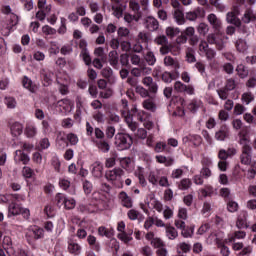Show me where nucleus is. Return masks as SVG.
Masks as SVG:
<instances>
[{
    "instance_id": "28",
    "label": "nucleus",
    "mask_w": 256,
    "mask_h": 256,
    "mask_svg": "<svg viewBox=\"0 0 256 256\" xmlns=\"http://www.w3.org/2000/svg\"><path fill=\"white\" fill-rule=\"evenodd\" d=\"M210 29L211 27L209 26V24L205 22H200L196 27V31L200 35V37H207V35H209Z\"/></svg>"
},
{
    "instance_id": "53",
    "label": "nucleus",
    "mask_w": 256,
    "mask_h": 256,
    "mask_svg": "<svg viewBox=\"0 0 256 256\" xmlns=\"http://www.w3.org/2000/svg\"><path fill=\"white\" fill-rule=\"evenodd\" d=\"M236 71L241 79H245L249 75V70L243 64L238 65Z\"/></svg>"
},
{
    "instance_id": "2",
    "label": "nucleus",
    "mask_w": 256,
    "mask_h": 256,
    "mask_svg": "<svg viewBox=\"0 0 256 256\" xmlns=\"http://www.w3.org/2000/svg\"><path fill=\"white\" fill-rule=\"evenodd\" d=\"M2 13H4V15H8L10 19V24L7 27L2 28V35L8 37L9 33H11V29L19 23V16L13 13V10H11V6L9 5L3 6Z\"/></svg>"
},
{
    "instance_id": "36",
    "label": "nucleus",
    "mask_w": 256,
    "mask_h": 256,
    "mask_svg": "<svg viewBox=\"0 0 256 256\" xmlns=\"http://www.w3.org/2000/svg\"><path fill=\"white\" fill-rule=\"evenodd\" d=\"M10 131H11V134L13 135V137H19V135H21L23 133V124H21L19 122H14L10 126Z\"/></svg>"
},
{
    "instance_id": "57",
    "label": "nucleus",
    "mask_w": 256,
    "mask_h": 256,
    "mask_svg": "<svg viewBox=\"0 0 256 256\" xmlns=\"http://www.w3.org/2000/svg\"><path fill=\"white\" fill-rule=\"evenodd\" d=\"M242 21L243 23H251V21H253V10L251 8L246 9Z\"/></svg>"
},
{
    "instance_id": "59",
    "label": "nucleus",
    "mask_w": 256,
    "mask_h": 256,
    "mask_svg": "<svg viewBox=\"0 0 256 256\" xmlns=\"http://www.w3.org/2000/svg\"><path fill=\"white\" fill-rule=\"evenodd\" d=\"M56 143L59 145V147H65L67 145V136L65 134L59 132L56 138Z\"/></svg>"
},
{
    "instance_id": "13",
    "label": "nucleus",
    "mask_w": 256,
    "mask_h": 256,
    "mask_svg": "<svg viewBox=\"0 0 256 256\" xmlns=\"http://www.w3.org/2000/svg\"><path fill=\"white\" fill-rule=\"evenodd\" d=\"M203 17H205V9L199 7L194 11L186 13V19H188V21H197V19H203Z\"/></svg>"
},
{
    "instance_id": "55",
    "label": "nucleus",
    "mask_w": 256,
    "mask_h": 256,
    "mask_svg": "<svg viewBox=\"0 0 256 256\" xmlns=\"http://www.w3.org/2000/svg\"><path fill=\"white\" fill-rule=\"evenodd\" d=\"M202 103L201 100H192L189 105H188V109L192 112V113H197V110L199 109V107H201Z\"/></svg>"
},
{
    "instance_id": "49",
    "label": "nucleus",
    "mask_w": 256,
    "mask_h": 256,
    "mask_svg": "<svg viewBox=\"0 0 256 256\" xmlns=\"http://www.w3.org/2000/svg\"><path fill=\"white\" fill-rule=\"evenodd\" d=\"M22 85L23 87H25V89H28V91H30V93H35V85L33 84V81L31 79H29L28 77H24L22 80Z\"/></svg>"
},
{
    "instance_id": "35",
    "label": "nucleus",
    "mask_w": 256,
    "mask_h": 256,
    "mask_svg": "<svg viewBox=\"0 0 256 256\" xmlns=\"http://www.w3.org/2000/svg\"><path fill=\"white\" fill-rule=\"evenodd\" d=\"M150 201V205L153 207V209H155V211L158 213H163L165 207H163V203H161V201L155 198V195L150 196Z\"/></svg>"
},
{
    "instance_id": "41",
    "label": "nucleus",
    "mask_w": 256,
    "mask_h": 256,
    "mask_svg": "<svg viewBox=\"0 0 256 256\" xmlns=\"http://www.w3.org/2000/svg\"><path fill=\"white\" fill-rule=\"evenodd\" d=\"M96 147L102 153H109V151L111 150V145L109 144V142H107V140H100L96 142Z\"/></svg>"
},
{
    "instance_id": "60",
    "label": "nucleus",
    "mask_w": 256,
    "mask_h": 256,
    "mask_svg": "<svg viewBox=\"0 0 256 256\" xmlns=\"http://www.w3.org/2000/svg\"><path fill=\"white\" fill-rule=\"evenodd\" d=\"M154 43H156V45H161V47H163L164 45H168L169 39H167V36L165 35H159L154 39Z\"/></svg>"
},
{
    "instance_id": "54",
    "label": "nucleus",
    "mask_w": 256,
    "mask_h": 256,
    "mask_svg": "<svg viewBox=\"0 0 256 256\" xmlns=\"http://www.w3.org/2000/svg\"><path fill=\"white\" fill-rule=\"evenodd\" d=\"M236 48L240 53H245V51L249 49V45H247V42L245 40L240 39L236 42Z\"/></svg>"
},
{
    "instance_id": "22",
    "label": "nucleus",
    "mask_w": 256,
    "mask_h": 256,
    "mask_svg": "<svg viewBox=\"0 0 256 256\" xmlns=\"http://www.w3.org/2000/svg\"><path fill=\"white\" fill-rule=\"evenodd\" d=\"M1 245L6 253H15V249L13 248V239H11V236L5 235L2 239Z\"/></svg>"
},
{
    "instance_id": "42",
    "label": "nucleus",
    "mask_w": 256,
    "mask_h": 256,
    "mask_svg": "<svg viewBox=\"0 0 256 256\" xmlns=\"http://www.w3.org/2000/svg\"><path fill=\"white\" fill-rule=\"evenodd\" d=\"M159 175H161V171L154 170L151 171L148 175V181L151 185H157L159 183Z\"/></svg>"
},
{
    "instance_id": "43",
    "label": "nucleus",
    "mask_w": 256,
    "mask_h": 256,
    "mask_svg": "<svg viewBox=\"0 0 256 256\" xmlns=\"http://www.w3.org/2000/svg\"><path fill=\"white\" fill-rule=\"evenodd\" d=\"M115 165H117V153H113L110 157L105 159L106 169H113Z\"/></svg>"
},
{
    "instance_id": "26",
    "label": "nucleus",
    "mask_w": 256,
    "mask_h": 256,
    "mask_svg": "<svg viewBox=\"0 0 256 256\" xmlns=\"http://www.w3.org/2000/svg\"><path fill=\"white\" fill-rule=\"evenodd\" d=\"M151 71L152 70L149 67L140 66L137 68H132L131 75H133V77H141L142 75H149Z\"/></svg>"
},
{
    "instance_id": "12",
    "label": "nucleus",
    "mask_w": 256,
    "mask_h": 256,
    "mask_svg": "<svg viewBox=\"0 0 256 256\" xmlns=\"http://www.w3.org/2000/svg\"><path fill=\"white\" fill-rule=\"evenodd\" d=\"M121 169L127 171V173H133L135 171V162L131 159V157H121L118 158Z\"/></svg>"
},
{
    "instance_id": "14",
    "label": "nucleus",
    "mask_w": 256,
    "mask_h": 256,
    "mask_svg": "<svg viewBox=\"0 0 256 256\" xmlns=\"http://www.w3.org/2000/svg\"><path fill=\"white\" fill-rule=\"evenodd\" d=\"M118 199H119L122 207H126V209L133 208V198L128 196L125 191H122L119 193Z\"/></svg>"
},
{
    "instance_id": "58",
    "label": "nucleus",
    "mask_w": 256,
    "mask_h": 256,
    "mask_svg": "<svg viewBox=\"0 0 256 256\" xmlns=\"http://www.w3.org/2000/svg\"><path fill=\"white\" fill-rule=\"evenodd\" d=\"M67 199V196L65 194L62 193H58L55 196V202L57 207H63V205H65V200Z\"/></svg>"
},
{
    "instance_id": "27",
    "label": "nucleus",
    "mask_w": 256,
    "mask_h": 256,
    "mask_svg": "<svg viewBox=\"0 0 256 256\" xmlns=\"http://www.w3.org/2000/svg\"><path fill=\"white\" fill-rule=\"evenodd\" d=\"M40 75L42 77L43 85L45 87H49V85H51V83H53V73H51L45 69H42L40 71Z\"/></svg>"
},
{
    "instance_id": "8",
    "label": "nucleus",
    "mask_w": 256,
    "mask_h": 256,
    "mask_svg": "<svg viewBox=\"0 0 256 256\" xmlns=\"http://www.w3.org/2000/svg\"><path fill=\"white\" fill-rule=\"evenodd\" d=\"M198 53L201 55V57H206L208 61H213V59H215L217 56L215 49L210 48L206 40L200 41Z\"/></svg>"
},
{
    "instance_id": "15",
    "label": "nucleus",
    "mask_w": 256,
    "mask_h": 256,
    "mask_svg": "<svg viewBox=\"0 0 256 256\" xmlns=\"http://www.w3.org/2000/svg\"><path fill=\"white\" fill-rule=\"evenodd\" d=\"M239 144L242 146V149H252L251 148V138L249 137V132L241 131L239 133Z\"/></svg>"
},
{
    "instance_id": "4",
    "label": "nucleus",
    "mask_w": 256,
    "mask_h": 256,
    "mask_svg": "<svg viewBox=\"0 0 256 256\" xmlns=\"http://www.w3.org/2000/svg\"><path fill=\"white\" fill-rule=\"evenodd\" d=\"M122 106L124 109L122 111V115L129 129L133 132L137 131V127H138L137 122L133 121V115H137V114L133 113V109H131V111H127V107H129V102L126 99H122Z\"/></svg>"
},
{
    "instance_id": "38",
    "label": "nucleus",
    "mask_w": 256,
    "mask_h": 256,
    "mask_svg": "<svg viewBox=\"0 0 256 256\" xmlns=\"http://www.w3.org/2000/svg\"><path fill=\"white\" fill-rule=\"evenodd\" d=\"M213 193H215L213 186L205 185L204 188L199 190V197L200 199H205V197H209V195H213Z\"/></svg>"
},
{
    "instance_id": "46",
    "label": "nucleus",
    "mask_w": 256,
    "mask_h": 256,
    "mask_svg": "<svg viewBox=\"0 0 256 256\" xmlns=\"http://www.w3.org/2000/svg\"><path fill=\"white\" fill-rule=\"evenodd\" d=\"M174 19L177 25H185V14H183V11L176 9L174 11Z\"/></svg>"
},
{
    "instance_id": "62",
    "label": "nucleus",
    "mask_w": 256,
    "mask_h": 256,
    "mask_svg": "<svg viewBox=\"0 0 256 256\" xmlns=\"http://www.w3.org/2000/svg\"><path fill=\"white\" fill-rule=\"evenodd\" d=\"M201 214L205 217L211 216V204L209 202H204L201 210Z\"/></svg>"
},
{
    "instance_id": "25",
    "label": "nucleus",
    "mask_w": 256,
    "mask_h": 256,
    "mask_svg": "<svg viewBox=\"0 0 256 256\" xmlns=\"http://www.w3.org/2000/svg\"><path fill=\"white\" fill-rule=\"evenodd\" d=\"M82 247L79 243H77L76 241L70 239L68 240V251L72 254V255H80L81 251H82Z\"/></svg>"
},
{
    "instance_id": "30",
    "label": "nucleus",
    "mask_w": 256,
    "mask_h": 256,
    "mask_svg": "<svg viewBox=\"0 0 256 256\" xmlns=\"http://www.w3.org/2000/svg\"><path fill=\"white\" fill-rule=\"evenodd\" d=\"M229 137V128L222 126L219 131L215 133L216 141H225Z\"/></svg>"
},
{
    "instance_id": "16",
    "label": "nucleus",
    "mask_w": 256,
    "mask_h": 256,
    "mask_svg": "<svg viewBox=\"0 0 256 256\" xmlns=\"http://www.w3.org/2000/svg\"><path fill=\"white\" fill-rule=\"evenodd\" d=\"M103 169H104L103 163H101L100 161H95L91 165V174L96 179H101V177H103Z\"/></svg>"
},
{
    "instance_id": "23",
    "label": "nucleus",
    "mask_w": 256,
    "mask_h": 256,
    "mask_svg": "<svg viewBox=\"0 0 256 256\" xmlns=\"http://www.w3.org/2000/svg\"><path fill=\"white\" fill-rule=\"evenodd\" d=\"M157 163H160L161 165H165V167H173L175 165V159L171 156H163V155H157L156 156Z\"/></svg>"
},
{
    "instance_id": "48",
    "label": "nucleus",
    "mask_w": 256,
    "mask_h": 256,
    "mask_svg": "<svg viewBox=\"0 0 256 256\" xmlns=\"http://www.w3.org/2000/svg\"><path fill=\"white\" fill-rule=\"evenodd\" d=\"M241 101L244 105H249L255 101V95L251 92H244L241 96Z\"/></svg>"
},
{
    "instance_id": "64",
    "label": "nucleus",
    "mask_w": 256,
    "mask_h": 256,
    "mask_svg": "<svg viewBox=\"0 0 256 256\" xmlns=\"http://www.w3.org/2000/svg\"><path fill=\"white\" fill-rule=\"evenodd\" d=\"M138 43H149V35L147 32H139L137 36Z\"/></svg>"
},
{
    "instance_id": "11",
    "label": "nucleus",
    "mask_w": 256,
    "mask_h": 256,
    "mask_svg": "<svg viewBox=\"0 0 256 256\" xmlns=\"http://www.w3.org/2000/svg\"><path fill=\"white\" fill-rule=\"evenodd\" d=\"M56 107L59 109V111H61V113L67 115V113H71V111H73L74 104L73 101H71L69 98H64L57 102Z\"/></svg>"
},
{
    "instance_id": "5",
    "label": "nucleus",
    "mask_w": 256,
    "mask_h": 256,
    "mask_svg": "<svg viewBox=\"0 0 256 256\" xmlns=\"http://www.w3.org/2000/svg\"><path fill=\"white\" fill-rule=\"evenodd\" d=\"M59 93L69 95V85H71V77L67 73H59L56 78Z\"/></svg>"
},
{
    "instance_id": "40",
    "label": "nucleus",
    "mask_w": 256,
    "mask_h": 256,
    "mask_svg": "<svg viewBox=\"0 0 256 256\" xmlns=\"http://www.w3.org/2000/svg\"><path fill=\"white\" fill-rule=\"evenodd\" d=\"M247 236V233L245 231H236L233 235L228 236L227 239H225L226 243H233L236 239H245Z\"/></svg>"
},
{
    "instance_id": "20",
    "label": "nucleus",
    "mask_w": 256,
    "mask_h": 256,
    "mask_svg": "<svg viewBox=\"0 0 256 256\" xmlns=\"http://www.w3.org/2000/svg\"><path fill=\"white\" fill-rule=\"evenodd\" d=\"M37 126L33 123L26 124V127L24 129V135L27 137V139H33L37 137Z\"/></svg>"
},
{
    "instance_id": "32",
    "label": "nucleus",
    "mask_w": 256,
    "mask_h": 256,
    "mask_svg": "<svg viewBox=\"0 0 256 256\" xmlns=\"http://www.w3.org/2000/svg\"><path fill=\"white\" fill-rule=\"evenodd\" d=\"M166 237L170 240L173 241L175 239H177V237H179V232H177V229H175V227L167 224L166 228Z\"/></svg>"
},
{
    "instance_id": "21",
    "label": "nucleus",
    "mask_w": 256,
    "mask_h": 256,
    "mask_svg": "<svg viewBox=\"0 0 256 256\" xmlns=\"http://www.w3.org/2000/svg\"><path fill=\"white\" fill-rule=\"evenodd\" d=\"M15 163H23V165H27L31 159L29 155L23 153V150H16L14 156Z\"/></svg>"
},
{
    "instance_id": "6",
    "label": "nucleus",
    "mask_w": 256,
    "mask_h": 256,
    "mask_svg": "<svg viewBox=\"0 0 256 256\" xmlns=\"http://www.w3.org/2000/svg\"><path fill=\"white\" fill-rule=\"evenodd\" d=\"M132 113L136 115L138 121H141L143 123V126L145 129H148V131H151L153 129V121H151V114L137 109V107L132 108Z\"/></svg>"
},
{
    "instance_id": "51",
    "label": "nucleus",
    "mask_w": 256,
    "mask_h": 256,
    "mask_svg": "<svg viewBox=\"0 0 256 256\" xmlns=\"http://www.w3.org/2000/svg\"><path fill=\"white\" fill-rule=\"evenodd\" d=\"M98 235H100V237H107V239H110V237H113V231L109 230L105 226H100L98 228Z\"/></svg>"
},
{
    "instance_id": "9",
    "label": "nucleus",
    "mask_w": 256,
    "mask_h": 256,
    "mask_svg": "<svg viewBox=\"0 0 256 256\" xmlns=\"http://www.w3.org/2000/svg\"><path fill=\"white\" fill-rule=\"evenodd\" d=\"M206 19L216 35L223 33V21L215 13L208 14Z\"/></svg>"
},
{
    "instance_id": "56",
    "label": "nucleus",
    "mask_w": 256,
    "mask_h": 256,
    "mask_svg": "<svg viewBox=\"0 0 256 256\" xmlns=\"http://www.w3.org/2000/svg\"><path fill=\"white\" fill-rule=\"evenodd\" d=\"M145 61L148 65H155L157 63V58L155 57V54L151 51H148L145 55Z\"/></svg>"
},
{
    "instance_id": "63",
    "label": "nucleus",
    "mask_w": 256,
    "mask_h": 256,
    "mask_svg": "<svg viewBox=\"0 0 256 256\" xmlns=\"http://www.w3.org/2000/svg\"><path fill=\"white\" fill-rule=\"evenodd\" d=\"M201 165L202 167H213V160L209 156L202 155Z\"/></svg>"
},
{
    "instance_id": "50",
    "label": "nucleus",
    "mask_w": 256,
    "mask_h": 256,
    "mask_svg": "<svg viewBox=\"0 0 256 256\" xmlns=\"http://www.w3.org/2000/svg\"><path fill=\"white\" fill-rule=\"evenodd\" d=\"M165 33L167 37H170V39H173V37H177L181 33V30L178 27L169 26L166 28Z\"/></svg>"
},
{
    "instance_id": "47",
    "label": "nucleus",
    "mask_w": 256,
    "mask_h": 256,
    "mask_svg": "<svg viewBox=\"0 0 256 256\" xmlns=\"http://www.w3.org/2000/svg\"><path fill=\"white\" fill-rule=\"evenodd\" d=\"M193 185V182H191V179L189 178H183L179 184L178 188L180 191H187L188 189H191V186Z\"/></svg>"
},
{
    "instance_id": "44",
    "label": "nucleus",
    "mask_w": 256,
    "mask_h": 256,
    "mask_svg": "<svg viewBox=\"0 0 256 256\" xmlns=\"http://www.w3.org/2000/svg\"><path fill=\"white\" fill-rule=\"evenodd\" d=\"M112 9L113 15L116 16L117 19H121V17H123V12L127 9V5L120 4L118 6H113Z\"/></svg>"
},
{
    "instance_id": "45",
    "label": "nucleus",
    "mask_w": 256,
    "mask_h": 256,
    "mask_svg": "<svg viewBox=\"0 0 256 256\" xmlns=\"http://www.w3.org/2000/svg\"><path fill=\"white\" fill-rule=\"evenodd\" d=\"M139 19H141V14H134V15H131L130 13L124 14V21L125 23H128V25H131L133 21H135V23H139Z\"/></svg>"
},
{
    "instance_id": "31",
    "label": "nucleus",
    "mask_w": 256,
    "mask_h": 256,
    "mask_svg": "<svg viewBox=\"0 0 256 256\" xmlns=\"http://www.w3.org/2000/svg\"><path fill=\"white\" fill-rule=\"evenodd\" d=\"M186 171H189V167L187 166H181L179 168H176L172 170L171 172V178L172 179H181L183 175L186 173Z\"/></svg>"
},
{
    "instance_id": "17",
    "label": "nucleus",
    "mask_w": 256,
    "mask_h": 256,
    "mask_svg": "<svg viewBox=\"0 0 256 256\" xmlns=\"http://www.w3.org/2000/svg\"><path fill=\"white\" fill-rule=\"evenodd\" d=\"M146 29H148V31H157V29H159V21L153 17V16H148L145 19V23H144Z\"/></svg>"
},
{
    "instance_id": "29",
    "label": "nucleus",
    "mask_w": 256,
    "mask_h": 256,
    "mask_svg": "<svg viewBox=\"0 0 256 256\" xmlns=\"http://www.w3.org/2000/svg\"><path fill=\"white\" fill-rule=\"evenodd\" d=\"M251 153H252V148L242 149V154L240 159L243 165H251Z\"/></svg>"
},
{
    "instance_id": "37",
    "label": "nucleus",
    "mask_w": 256,
    "mask_h": 256,
    "mask_svg": "<svg viewBox=\"0 0 256 256\" xmlns=\"http://www.w3.org/2000/svg\"><path fill=\"white\" fill-rule=\"evenodd\" d=\"M142 105L146 111H151V113H155V111H157V104H155V101L151 98L144 100Z\"/></svg>"
},
{
    "instance_id": "3",
    "label": "nucleus",
    "mask_w": 256,
    "mask_h": 256,
    "mask_svg": "<svg viewBox=\"0 0 256 256\" xmlns=\"http://www.w3.org/2000/svg\"><path fill=\"white\" fill-rule=\"evenodd\" d=\"M25 237L29 245H33L35 241L43 239V237H45V230L36 225L30 226L26 230Z\"/></svg>"
},
{
    "instance_id": "10",
    "label": "nucleus",
    "mask_w": 256,
    "mask_h": 256,
    "mask_svg": "<svg viewBox=\"0 0 256 256\" xmlns=\"http://www.w3.org/2000/svg\"><path fill=\"white\" fill-rule=\"evenodd\" d=\"M224 241H225V233L221 231H216L211 233L206 239V242L208 245H217V247H221Z\"/></svg>"
},
{
    "instance_id": "34",
    "label": "nucleus",
    "mask_w": 256,
    "mask_h": 256,
    "mask_svg": "<svg viewBox=\"0 0 256 256\" xmlns=\"http://www.w3.org/2000/svg\"><path fill=\"white\" fill-rule=\"evenodd\" d=\"M226 21L227 23H230L231 25H235L236 27L241 26V20L237 18V14H235V12H228L226 15Z\"/></svg>"
},
{
    "instance_id": "7",
    "label": "nucleus",
    "mask_w": 256,
    "mask_h": 256,
    "mask_svg": "<svg viewBox=\"0 0 256 256\" xmlns=\"http://www.w3.org/2000/svg\"><path fill=\"white\" fill-rule=\"evenodd\" d=\"M115 145L120 151L131 149L133 138H131L129 134H117L115 137Z\"/></svg>"
},
{
    "instance_id": "1",
    "label": "nucleus",
    "mask_w": 256,
    "mask_h": 256,
    "mask_svg": "<svg viewBox=\"0 0 256 256\" xmlns=\"http://www.w3.org/2000/svg\"><path fill=\"white\" fill-rule=\"evenodd\" d=\"M123 175H125V170L119 167H115L105 173L106 180L118 189L123 187Z\"/></svg>"
},
{
    "instance_id": "33",
    "label": "nucleus",
    "mask_w": 256,
    "mask_h": 256,
    "mask_svg": "<svg viewBox=\"0 0 256 256\" xmlns=\"http://www.w3.org/2000/svg\"><path fill=\"white\" fill-rule=\"evenodd\" d=\"M108 61L114 69H117V66L119 65V54L116 52V50H112L108 54Z\"/></svg>"
},
{
    "instance_id": "39",
    "label": "nucleus",
    "mask_w": 256,
    "mask_h": 256,
    "mask_svg": "<svg viewBox=\"0 0 256 256\" xmlns=\"http://www.w3.org/2000/svg\"><path fill=\"white\" fill-rule=\"evenodd\" d=\"M87 242L88 245H90V247L94 249V251L101 250V244H99V241H97V237H95L94 235H88Z\"/></svg>"
},
{
    "instance_id": "52",
    "label": "nucleus",
    "mask_w": 256,
    "mask_h": 256,
    "mask_svg": "<svg viewBox=\"0 0 256 256\" xmlns=\"http://www.w3.org/2000/svg\"><path fill=\"white\" fill-rule=\"evenodd\" d=\"M131 235H133V230H130L129 234H127L126 232H122L118 234V239L126 244L131 243V241H133V237Z\"/></svg>"
},
{
    "instance_id": "61",
    "label": "nucleus",
    "mask_w": 256,
    "mask_h": 256,
    "mask_svg": "<svg viewBox=\"0 0 256 256\" xmlns=\"http://www.w3.org/2000/svg\"><path fill=\"white\" fill-rule=\"evenodd\" d=\"M162 213H163V217H164V219H166V221L169 219H173L174 212H173V209H171V207L164 206Z\"/></svg>"
},
{
    "instance_id": "24",
    "label": "nucleus",
    "mask_w": 256,
    "mask_h": 256,
    "mask_svg": "<svg viewBox=\"0 0 256 256\" xmlns=\"http://www.w3.org/2000/svg\"><path fill=\"white\" fill-rule=\"evenodd\" d=\"M236 227L238 229H247V211H241L236 221Z\"/></svg>"
},
{
    "instance_id": "19",
    "label": "nucleus",
    "mask_w": 256,
    "mask_h": 256,
    "mask_svg": "<svg viewBox=\"0 0 256 256\" xmlns=\"http://www.w3.org/2000/svg\"><path fill=\"white\" fill-rule=\"evenodd\" d=\"M21 211H23V207L17 204V202H11L8 205V217H15L17 215H21Z\"/></svg>"
},
{
    "instance_id": "18",
    "label": "nucleus",
    "mask_w": 256,
    "mask_h": 256,
    "mask_svg": "<svg viewBox=\"0 0 256 256\" xmlns=\"http://www.w3.org/2000/svg\"><path fill=\"white\" fill-rule=\"evenodd\" d=\"M164 65L165 67H171V69H174L176 73L181 69V64L179 61L171 56H166L164 58Z\"/></svg>"
}]
</instances>
